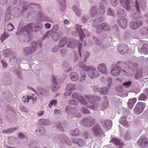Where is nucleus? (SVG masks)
<instances>
[{
    "mask_svg": "<svg viewBox=\"0 0 148 148\" xmlns=\"http://www.w3.org/2000/svg\"><path fill=\"white\" fill-rule=\"evenodd\" d=\"M39 123L41 125H48L50 124V121L48 119H40L38 121Z\"/></svg>",
    "mask_w": 148,
    "mask_h": 148,
    "instance_id": "nucleus-38",
    "label": "nucleus"
},
{
    "mask_svg": "<svg viewBox=\"0 0 148 148\" xmlns=\"http://www.w3.org/2000/svg\"><path fill=\"white\" fill-rule=\"evenodd\" d=\"M57 103V101L56 100H53L51 101L48 105V106L50 108H51L53 106H56Z\"/></svg>",
    "mask_w": 148,
    "mask_h": 148,
    "instance_id": "nucleus-48",
    "label": "nucleus"
},
{
    "mask_svg": "<svg viewBox=\"0 0 148 148\" xmlns=\"http://www.w3.org/2000/svg\"><path fill=\"white\" fill-rule=\"evenodd\" d=\"M22 101L24 103L27 102V103L29 100L32 101L33 103H34L36 102V94H33L32 95L30 96H24L23 97L22 99Z\"/></svg>",
    "mask_w": 148,
    "mask_h": 148,
    "instance_id": "nucleus-15",
    "label": "nucleus"
},
{
    "mask_svg": "<svg viewBox=\"0 0 148 148\" xmlns=\"http://www.w3.org/2000/svg\"><path fill=\"white\" fill-rule=\"evenodd\" d=\"M75 41L64 37L60 41L59 46L60 48H62L66 44L67 47L72 48L75 47Z\"/></svg>",
    "mask_w": 148,
    "mask_h": 148,
    "instance_id": "nucleus-4",
    "label": "nucleus"
},
{
    "mask_svg": "<svg viewBox=\"0 0 148 148\" xmlns=\"http://www.w3.org/2000/svg\"><path fill=\"white\" fill-rule=\"evenodd\" d=\"M140 35L142 36H148V28L144 27L141 29L140 31Z\"/></svg>",
    "mask_w": 148,
    "mask_h": 148,
    "instance_id": "nucleus-40",
    "label": "nucleus"
},
{
    "mask_svg": "<svg viewBox=\"0 0 148 148\" xmlns=\"http://www.w3.org/2000/svg\"><path fill=\"white\" fill-rule=\"evenodd\" d=\"M107 13L108 15L113 16L115 13V11L109 8L108 10Z\"/></svg>",
    "mask_w": 148,
    "mask_h": 148,
    "instance_id": "nucleus-55",
    "label": "nucleus"
},
{
    "mask_svg": "<svg viewBox=\"0 0 148 148\" xmlns=\"http://www.w3.org/2000/svg\"><path fill=\"white\" fill-rule=\"evenodd\" d=\"M69 138L64 134H61L59 136H57L52 139L53 141L56 144H60L67 143Z\"/></svg>",
    "mask_w": 148,
    "mask_h": 148,
    "instance_id": "nucleus-10",
    "label": "nucleus"
},
{
    "mask_svg": "<svg viewBox=\"0 0 148 148\" xmlns=\"http://www.w3.org/2000/svg\"><path fill=\"white\" fill-rule=\"evenodd\" d=\"M136 71V73L134 75V77L136 79H139V73H138V69H136L134 68L133 70V71Z\"/></svg>",
    "mask_w": 148,
    "mask_h": 148,
    "instance_id": "nucleus-62",
    "label": "nucleus"
},
{
    "mask_svg": "<svg viewBox=\"0 0 148 148\" xmlns=\"http://www.w3.org/2000/svg\"><path fill=\"white\" fill-rule=\"evenodd\" d=\"M72 97L73 98L75 99L78 100L81 103L84 105H85L87 104L86 99L89 100V99H92L93 98H96L98 100L100 99V98L98 96H85L83 97L80 95H78L77 93H74L72 95Z\"/></svg>",
    "mask_w": 148,
    "mask_h": 148,
    "instance_id": "nucleus-5",
    "label": "nucleus"
},
{
    "mask_svg": "<svg viewBox=\"0 0 148 148\" xmlns=\"http://www.w3.org/2000/svg\"><path fill=\"white\" fill-rule=\"evenodd\" d=\"M121 71L122 73L125 75H128L130 73V72L127 70L126 71L124 70H121V68L119 66H114L111 71V73L112 75L114 76H116L119 75Z\"/></svg>",
    "mask_w": 148,
    "mask_h": 148,
    "instance_id": "nucleus-8",
    "label": "nucleus"
},
{
    "mask_svg": "<svg viewBox=\"0 0 148 148\" xmlns=\"http://www.w3.org/2000/svg\"><path fill=\"white\" fill-rule=\"evenodd\" d=\"M110 142L113 143L120 148H121L123 145L122 143L120 140L115 138H113L110 140Z\"/></svg>",
    "mask_w": 148,
    "mask_h": 148,
    "instance_id": "nucleus-27",
    "label": "nucleus"
},
{
    "mask_svg": "<svg viewBox=\"0 0 148 148\" xmlns=\"http://www.w3.org/2000/svg\"><path fill=\"white\" fill-rule=\"evenodd\" d=\"M147 98L144 94H142L139 96V100H145Z\"/></svg>",
    "mask_w": 148,
    "mask_h": 148,
    "instance_id": "nucleus-63",
    "label": "nucleus"
},
{
    "mask_svg": "<svg viewBox=\"0 0 148 148\" xmlns=\"http://www.w3.org/2000/svg\"><path fill=\"white\" fill-rule=\"evenodd\" d=\"M136 101V98H133L132 99H129L128 101L129 103H131L132 104L134 105Z\"/></svg>",
    "mask_w": 148,
    "mask_h": 148,
    "instance_id": "nucleus-58",
    "label": "nucleus"
},
{
    "mask_svg": "<svg viewBox=\"0 0 148 148\" xmlns=\"http://www.w3.org/2000/svg\"><path fill=\"white\" fill-rule=\"evenodd\" d=\"M100 122L103 129L105 131H108L111 128L112 123L110 120H101Z\"/></svg>",
    "mask_w": 148,
    "mask_h": 148,
    "instance_id": "nucleus-14",
    "label": "nucleus"
},
{
    "mask_svg": "<svg viewBox=\"0 0 148 148\" xmlns=\"http://www.w3.org/2000/svg\"><path fill=\"white\" fill-rule=\"evenodd\" d=\"M100 98V99L98 100L97 98H93L92 99H89V100L88 99H86V101H88V102H87V104L85 105L86 106L87 108H91V109H92L94 110H97L98 107L99 106V104L98 103H95L94 104H92L91 102H92L94 101H98L100 100L101 98L99 97Z\"/></svg>",
    "mask_w": 148,
    "mask_h": 148,
    "instance_id": "nucleus-11",
    "label": "nucleus"
},
{
    "mask_svg": "<svg viewBox=\"0 0 148 148\" xmlns=\"http://www.w3.org/2000/svg\"><path fill=\"white\" fill-rule=\"evenodd\" d=\"M9 36L8 34L5 32L1 36V40L2 42H3L4 40L6 39Z\"/></svg>",
    "mask_w": 148,
    "mask_h": 148,
    "instance_id": "nucleus-46",
    "label": "nucleus"
},
{
    "mask_svg": "<svg viewBox=\"0 0 148 148\" xmlns=\"http://www.w3.org/2000/svg\"><path fill=\"white\" fill-rule=\"evenodd\" d=\"M134 3L133 2V3H132L130 5V10H128L126 8H124L126 10L128 11H133V12L132 14L131 15V18H132L134 20H136L138 19L139 16V4L138 3L137 0H135V6H134V7L135 8V10H133L132 11V4Z\"/></svg>",
    "mask_w": 148,
    "mask_h": 148,
    "instance_id": "nucleus-7",
    "label": "nucleus"
},
{
    "mask_svg": "<svg viewBox=\"0 0 148 148\" xmlns=\"http://www.w3.org/2000/svg\"><path fill=\"white\" fill-rule=\"evenodd\" d=\"M130 26L133 29H135L138 27V24L136 22H132L130 23Z\"/></svg>",
    "mask_w": 148,
    "mask_h": 148,
    "instance_id": "nucleus-44",
    "label": "nucleus"
},
{
    "mask_svg": "<svg viewBox=\"0 0 148 148\" xmlns=\"http://www.w3.org/2000/svg\"><path fill=\"white\" fill-rule=\"evenodd\" d=\"M105 99L104 102L103 103L101 107V109L102 110H104L106 109L108 106V101L106 97H105Z\"/></svg>",
    "mask_w": 148,
    "mask_h": 148,
    "instance_id": "nucleus-42",
    "label": "nucleus"
},
{
    "mask_svg": "<svg viewBox=\"0 0 148 148\" xmlns=\"http://www.w3.org/2000/svg\"><path fill=\"white\" fill-rule=\"evenodd\" d=\"M96 90L99 92L101 94H106L108 93V89L106 87H103L99 88L97 87L96 88Z\"/></svg>",
    "mask_w": 148,
    "mask_h": 148,
    "instance_id": "nucleus-34",
    "label": "nucleus"
},
{
    "mask_svg": "<svg viewBox=\"0 0 148 148\" xmlns=\"http://www.w3.org/2000/svg\"><path fill=\"white\" fill-rule=\"evenodd\" d=\"M53 32L51 30H49V31L47 32L45 35H44L43 37V39H44L46 38L49 37L51 35H53Z\"/></svg>",
    "mask_w": 148,
    "mask_h": 148,
    "instance_id": "nucleus-51",
    "label": "nucleus"
},
{
    "mask_svg": "<svg viewBox=\"0 0 148 148\" xmlns=\"http://www.w3.org/2000/svg\"><path fill=\"white\" fill-rule=\"evenodd\" d=\"M81 111L82 112L85 114H88L90 113L89 110L84 107L82 108L81 109Z\"/></svg>",
    "mask_w": 148,
    "mask_h": 148,
    "instance_id": "nucleus-60",
    "label": "nucleus"
},
{
    "mask_svg": "<svg viewBox=\"0 0 148 148\" xmlns=\"http://www.w3.org/2000/svg\"><path fill=\"white\" fill-rule=\"evenodd\" d=\"M57 2L61 5V11L64 12L66 8V2L65 0H57Z\"/></svg>",
    "mask_w": 148,
    "mask_h": 148,
    "instance_id": "nucleus-33",
    "label": "nucleus"
},
{
    "mask_svg": "<svg viewBox=\"0 0 148 148\" xmlns=\"http://www.w3.org/2000/svg\"><path fill=\"white\" fill-rule=\"evenodd\" d=\"M73 10L76 15L78 17L80 16L82 14V11L79 8L78 5H74L72 8Z\"/></svg>",
    "mask_w": 148,
    "mask_h": 148,
    "instance_id": "nucleus-22",
    "label": "nucleus"
},
{
    "mask_svg": "<svg viewBox=\"0 0 148 148\" xmlns=\"http://www.w3.org/2000/svg\"><path fill=\"white\" fill-rule=\"evenodd\" d=\"M134 113L136 114H139V102H138L134 110Z\"/></svg>",
    "mask_w": 148,
    "mask_h": 148,
    "instance_id": "nucleus-54",
    "label": "nucleus"
},
{
    "mask_svg": "<svg viewBox=\"0 0 148 148\" xmlns=\"http://www.w3.org/2000/svg\"><path fill=\"white\" fill-rule=\"evenodd\" d=\"M95 123V120L92 117L88 116L83 119L82 122L84 126H90Z\"/></svg>",
    "mask_w": 148,
    "mask_h": 148,
    "instance_id": "nucleus-13",
    "label": "nucleus"
},
{
    "mask_svg": "<svg viewBox=\"0 0 148 148\" xmlns=\"http://www.w3.org/2000/svg\"><path fill=\"white\" fill-rule=\"evenodd\" d=\"M80 74L81 77H80L79 80L80 82H82L85 79V74L84 71H82L81 72Z\"/></svg>",
    "mask_w": 148,
    "mask_h": 148,
    "instance_id": "nucleus-52",
    "label": "nucleus"
},
{
    "mask_svg": "<svg viewBox=\"0 0 148 148\" xmlns=\"http://www.w3.org/2000/svg\"><path fill=\"white\" fill-rule=\"evenodd\" d=\"M82 36H83V38H82V40H80L84 44V46L86 45V43L85 41H83V39L86 36L88 37L89 36V33L88 31L86 30H84L81 33Z\"/></svg>",
    "mask_w": 148,
    "mask_h": 148,
    "instance_id": "nucleus-28",
    "label": "nucleus"
},
{
    "mask_svg": "<svg viewBox=\"0 0 148 148\" xmlns=\"http://www.w3.org/2000/svg\"><path fill=\"white\" fill-rule=\"evenodd\" d=\"M131 84L132 82L130 81H129L123 83L122 86L125 88H127L129 87Z\"/></svg>",
    "mask_w": 148,
    "mask_h": 148,
    "instance_id": "nucleus-53",
    "label": "nucleus"
},
{
    "mask_svg": "<svg viewBox=\"0 0 148 148\" xmlns=\"http://www.w3.org/2000/svg\"><path fill=\"white\" fill-rule=\"evenodd\" d=\"M92 132L97 137H103L104 136V132H103L99 124H96L92 130Z\"/></svg>",
    "mask_w": 148,
    "mask_h": 148,
    "instance_id": "nucleus-12",
    "label": "nucleus"
},
{
    "mask_svg": "<svg viewBox=\"0 0 148 148\" xmlns=\"http://www.w3.org/2000/svg\"><path fill=\"white\" fill-rule=\"evenodd\" d=\"M107 79V80L106 82H107V86L110 87L112 83V79L110 78H108Z\"/></svg>",
    "mask_w": 148,
    "mask_h": 148,
    "instance_id": "nucleus-61",
    "label": "nucleus"
},
{
    "mask_svg": "<svg viewBox=\"0 0 148 148\" xmlns=\"http://www.w3.org/2000/svg\"><path fill=\"white\" fill-rule=\"evenodd\" d=\"M73 143L77 144L79 146L81 147L84 146L85 144L84 141L82 139H75L73 140Z\"/></svg>",
    "mask_w": 148,
    "mask_h": 148,
    "instance_id": "nucleus-35",
    "label": "nucleus"
},
{
    "mask_svg": "<svg viewBox=\"0 0 148 148\" xmlns=\"http://www.w3.org/2000/svg\"><path fill=\"white\" fill-rule=\"evenodd\" d=\"M95 6L96 7V11L97 13L96 16H97L99 14H100V16H102L104 14L105 10V6L103 4L101 3H100L99 4V10L98 11H97V6Z\"/></svg>",
    "mask_w": 148,
    "mask_h": 148,
    "instance_id": "nucleus-20",
    "label": "nucleus"
},
{
    "mask_svg": "<svg viewBox=\"0 0 148 148\" xmlns=\"http://www.w3.org/2000/svg\"><path fill=\"white\" fill-rule=\"evenodd\" d=\"M118 50L121 54H124L127 51L128 47L125 45H121L118 47Z\"/></svg>",
    "mask_w": 148,
    "mask_h": 148,
    "instance_id": "nucleus-23",
    "label": "nucleus"
},
{
    "mask_svg": "<svg viewBox=\"0 0 148 148\" xmlns=\"http://www.w3.org/2000/svg\"><path fill=\"white\" fill-rule=\"evenodd\" d=\"M145 106V103L139 102V114L143 112Z\"/></svg>",
    "mask_w": 148,
    "mask_h": 148,
    "instance_id": "nucleus-45",
    "label": "nucleus"
},
{
    "mask_svg": "<svg viewBox=\"0 0 148 148\" xmlns=\"http://www.w3.org/2000/svg\"><path fill=\"white\" fill-rule=\"evenodd\" d=\"M117 16L120 18L125 17L126 15L125 11L124 10L120 8L117 7L116 9Z\"/></svg>",
    "mask_w": 148,
    "mask_h": 148,
    "instance_id": "nucleus-21",
    "label": "nucleus"
},
{
    "mask_svg": "<svg viewBox=\"0 0 148 148\" xmlns=\"http://www.w3.org/2000/svg\"><path fill=\"white\" fill-rule=\"evenodd\" d=\"M62 113L61 111L57 109H55L54 110V114H55L57 115L61 114Z\"/></svg>",
    "mask_w": 148,
    "mask_h": 148,
    "instance_id": "nucleus-64",
    "label": "nucleus"
},
{
    "mask_svg": "<svg viewBox=\"0 0 148 148\" xmlns=\"http://www.w3.org/2000/svg\"><path fill=\"white\" fill-rule=\"evenodd\" d=\"M127 20L125 19H121L118 22L119 26L123 29H125L127 25Z\"/></svg>",
    "mask_w": 148,
    "mask_h": 148,
    "instance_id": "nucleus-26",
    "label": "nucleus"
},
{
    "mask_svg": "<svg viewBox=\"0 0 148 148\" xmlns=\"http://www.w3.org/2000/svg\"><path fill=\"white\" fill-rule=\"evenodd\" d=\"M139 146L142 148L148 147L147 139L143 136H141L139 139Z\"/></svg>",
    "mask_w": 148,
    "mask_h": 148,
    "instance_id": "nucleus-18",
    "label": "nucleus"
},
{
    "mask_svg": "<svg viewBox=\"0 0 148 148\" xmlns=\"http://www.w3.org/2000/svg\"><path fill=\"white\" fill-rule=\"evenodd\" d=\"M75 85L72 84H67L66 87V90L68 91H73L75 90Z\"/></svg>",
    "mask_w": 148,
    "mask_h": 148,
    "instance_id": "nucleus-39",
    "label": "nucleus"
},
{
    "mask_svg": "<svg viewBox=\"0 0 148 148\" xmlns=\"http://www.w3.org/2000/svg\"><path fill=\"white\" fill-rule=\"evenodd\" d=\"M96 10V7L95 6H92L90 10V16H87L84 15L82 17V20L83 23H84L88 20L89 21L92 20V19H91V18L96 16L97 13Z\"/></svg>",
    "mask_w": 148,
    "mask_h": 148,
    "instance_id": "nucleus-9",
    "label": "nucleus"
},
{
    "mask_svg": "<svg viewBox=\"0 0 148 148\" xmlns=\"http://www.w3.org/2000/svg\"><path fill=\"white\" fill-rule=\"evenodd\" d=\"M119 123L123 126L127 128L129 126V124L126 120V118L124 116L122 117L119 119Z\"/></svg>",
    "mask_w": 148,
    "mask_h": 148,
    "instance_id": "nucleus-31",
    "label": "nucleus"
},
{
    "mask_svg": "<svg viewBox=\"0 0 148 148\" xmlns=\"http://www.w3.org/2000/svg\"><path fill=\"white\" fill-rule=\"evenodd\" d=\"M133 3L132 0H120V3L121 6L123 8H126L128 10L130 9V5Z\"/></svg>",
    "mask_w": 148,
    "mask_h": 148,
    "instance_id": "nucleus-16",
    "label": "nucleus"
},
{
    "mask_svg": "<svg viewBox=\"0 0 148 148\" xmlns=\"http://www.w3.org/2000/svg\"><path fill=\"white\" fill-rule=\"evenodd\" d=\"M17 127H14L13 128H9L7 130H4L3 131V133H5L8 134V133H12L14 131L17 130Z\"/></svg>",
    "mask_w": 148,
    "mask_h": 148,
    "instance_id": "nucleus-43",
    "label": "nucleus"
},
{
    "mask_svg": "<svg viewBox=\"0 0 148 148\" xmlns=\"http://www.w3.org/2000/svg\"><path fill=\"white\" fill-rule=\"evenodd\" d=\"M83 54L84 56V61L86 62V60L88 59L90 53L86 51H83Z\"/></svg>",
    "mask_w": 148,
    "mask_h": 148,
    "instance_id": "nucleus-50",
    "label": "nucleus"
},
{
    "mask_svg": "<svg viewBox=\"0 0 148 148\" xmlns=\"http://www.w3.org/2000/svg\"><path fill=\"white\" fill-rule=\"evenodd\" d=\"M99 19L98 18L93 21L92 23V26L93 27L96 28V32L99 33L101 32L102 30L109 31L111 29L110 27L106 23H103L98 25L99 22L102 21L101 20L100 22Z\"/></svg>",
    "mask_w": 148,
    "mask_h": 148,
    "instance_id": "nucleus-2",
    "label": "nucleus"
},
{
    "mask_svg": "<svg viewBox=\"0 0 148 148\" xmlns=\"http://www.w3.org/2000/svg\"><path fill=\"white\" fill-rule=\"evenodd\" d=\"M70 134L72 136H76L79 135V132L78 130L76 128L71 130Z\"/></svg>",
    "mask_w": 148,
    "mask_h": 148,
    "instance_id": "nucleus-41",
    "label": "nucleus"
},
{
    "mask_svg": "<svg viewBox=\"0 0 148 148\" xmlns=\"http://www.w3.org/2000/svg\"><path fill=\"white\" fill-rule=\"evenodd\" d=\"M79 67L84 71H88V75L91 79L97 77L99 75L98 72L94 68L86 66L82 62L79 63Z\"/></svg>",
    "mask_w": 148,
    "mask_h": 148,
    "instance_id": "nucleus-3",
    "label": "nucleus"
},
{
    "mask_svg": "<svg viewBox=\"0 0 148 148\" xmlns=\"http://www.w3.org/2000/svg\"><path fill=\"white\" fill-rule=\"evenodd\" d=\"M68 103L70 105H74L75 106H77L78 104V102L73 99L69 100Z\"/></svg>",
    "mask_w": 148,
    "mask_h": 148,
    "instance_id": "nucleus-47",
    "label": "nucleus"
},
{
    "mask_svg": "<svg viewBox=\"0 0 148 148\" xmlns=\"http://www.w3.org/2000/svg\"><path fill=\"white\" fill-rule=\"evenodd\" d=\"M75 29L79 34L80 40H82V38H83V37L81 35L82 30L81 29V26L79 25H75Z\"/></svg>",
    "mask_w": 148,
    "mask_h": 148,
    "instance_id": "nucleus-37",
    "label": "nucleus"
},
{
    "mask_svg": "<svg viewBox=\"0 0 148 148\" xmlns=\"http://www.w3.org/2000/svg\"><path fill=\"white\" fill-rule=\"evenodd\" d=\"M57 128L60 131L62 132L64 131L63 127L61 126V124L60 123H58L56 124Z\"/></svg>",
    "mask_w": 148,
    "mask_h": 148,
    "instance_id": "nucleus-57",
    "label": "nucleus"
},
{
    "mask_svg": "<svg viewBox=\"0 0 148 148\" xmlns=\"http://www.w3.org/2000/svg\"><path fill=\"white\" fill-rule=\"evenodd\" d=\"M82 44H79L77 48L78 49V52L79 54V55L80 57H81L82 56Z\"/></svg>",
    "mask_w": 148,
    "mask_h": 148,
    "instance_id": "nucleus-59",
    "label": "nucleus"
},
{
    "mask_svg": "<svg viewBox=\"0 0 148 148\" xmlns=\"http://www.w3.org/2000/svg\"><path fill=\"white\" fill-rule=\"evenodd\" d=\"M17 54L16 52L15 56L12 55L10 59L9 62L12 65L16 64L18 61V58L16 57Z\"/></svg>",
    "mask_w": 148,
    "mask_h": 148,
    "instance_id": "nucleus-30",
    "label": "nucleus"
},
{
    "mask_svg": "<svg viewBox=\"0 0 148 148\" xmlns=\"http://www.w3.org/2000/svg\"><path fill=\"white\" fill-rule=\"evenodd\" d=\"M65 110L66 114L69 116L74 114L75 109L74 108L70 106H67Z\"/></svg>",
    "mask_w": 148,
    "mask_h": 148,
    "instance_id": "nucleus-29",
    "label": "nucleus"
},
{
    "mask_svg": "<svg viewBox=\"0 0 148 148\" xmlns=\"http://www.w3.org/2000/svg\"><path fill=\"white\" fill-rule=\"evenodd\" d=\"M43 26V25L39 22L34 25L31 23L23 28L20 29L18 28L16 35L18 36L20 41L23 42L25 41L26 35L29 36L32 32H36L41 29Z\"/></svg>",
    "mask_w": 148,
    "mask_h": 148,
    "instance_id": "nucleus-1",
    "label": "nucleus"
},
{
    "mask_svg": "<svg viewBox=\"0 0 148 148\" xmlns=\"http://www.w3.org/2000/svg\"><path fill=\"white\" fill-rule=\"evenodd\" d=\"M70 78L73 82H75L79 79V77L77 74L74 72L71 73L70 75Z\"/></svg>",
    "mask_w": 148,
    "mask_h": 148,
    "instance_id": "nucleus-32",
    "label": "nucleus"
},
{
    "mask_svg": "<svg viewBox=\"0 0 148 148\" xmlns=\"http://www.w3.org/2000/svg\"><path fill=\"white\" fill-rule=\"evenodd\" d=\"M37 43L34 41L32 42L30 44V46L23 48L22 52L23 54L26 56L32 54L36 51Z\"/></svg>",
    "mask_w": 148,
    "mask_h": 148,
    "instance_id": "nucleus-6",
    "label": "nucleus"
},
{
    "mask_svg": "<svg viewBox=\"0 0 148 148\" xmlns=\"http://www.w3.org/2000/svg\"><path fill=\"white\" fill-rule=\"evenodd\" d=\"M97 69L99 71L103 73H107L106 67L104 63H101L99 64L98 66Z\"/></svg>",
    "mask_w": 148,
    "mask_h": 148,
    "instance_id": "nucleus-25",
    "label": "nucleus"
},
{
    "mask_svg": "<svg viewBox=\"0 0 148 148\" xmlns=\"http://www.w3.org/2000/svg\"><path fill=\"white\" fill-rule=\"evenodd\" d=\"M7 29L8 31H12L14 29V26L12 23L8 24L7 26Z\"/></svg>",
    "mask_w": 148,
    "mask_h": 148,
    "instance_id": "nucleus-56",
    "label": "nucleus"
},
{
    "mask_svg": "<svg viewBox=\"0 0 148 148\" xmlns=\"http://www.w3.org/2000/svg\"><path fill=\"white\" fill-rule=\"evenodd\" d=\"M62 33L60 32L53 33L52 38L55 41H57L62 36Z\"/></svg>",
    "mask_w": 148,
    "mask_h": 148,
    "instance_id": "nucleus-24",
    "label": "nucleus"
},
{
    "mask_svg": "<svg viewBox=\"0 0 148 148\" xmlns=\"http://www.w3.org/2000/svg\"><path fill=\"white\" fill-rule=\"evenodd\" d=\"M2 54L5 57H9L12 55L15 56L16 52L10 49H7L3 51Z\"/></svg>",
    "mask_w": 148,
    "mask_h": 148,
    "instance_id": "nucleus-19",
    "label": "nucleus"
},
{
    "mask_svg": "<svg viewBox=\"0 0 148 148\" xmlns=\"http://www.w3.org/2000/svg\"><path fill=\"white\" fill-rule=\"evenodd\" d=\"M140 44H143L140 48L141 53L147 54L148 53V42L146 41H143L142 40H140Z\"/></svg>",
    "mask_w": 148,
    "mask_h": 148,
    "instance_id": "nucleus-17",
    "label": "nucleus"
},
{
    "mask_svg": "<svg viewBox=\"0 0 148 148\" xmlns=\"http://www.w3.org/2000/svg\"><path fill=\"white\" fill-rule=\"evenodd\" d=\"M36 132L37 133V134L39 136H42L45 133V129L43 127H40L38 128V130H36Z\"/></svg>",
    "mask_w": 148,
    "mask_h": 148,
    "instance_id": "nucleus-36",
    "label": "nucleus"
},
{
    "mask_svg": "<svg viewBox=\"0 0 148 148\" xmlns=\"http://www.w3.org/2000/svg\"><path fill=\"white\" fill-rule=\"evenodd\" d=\"M119 0H110V2L111 5L114 7L116 6L119 3Z\"/></svg>",
    "mask_w": 148,
    "mask_h": 148,
    "instance_id": "nucleus-49",
    "label": "nucleus"
}]
</instances>
